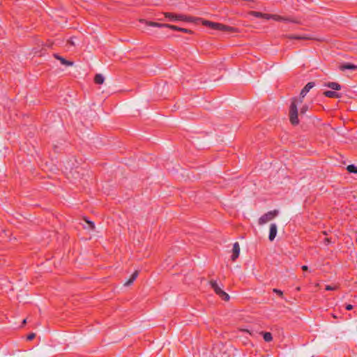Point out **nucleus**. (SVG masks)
Listing matches in <instances>:
<instances>
[{"label": "nucleus", "instance_id": "1", "mask_svg": "<svg viewBox=\"0 0 357 357\" xmlns=\"http://www.w3.org/2000/svg\"><path fill=\"white\" fill-rule=\"evenodd\" d=\"M315 84L313 82H308L301 90L300 93L299 100L297 98H294L291 100V102L289 107V116L291 123L294 126L299 123L298 120V101L301 103L303 98L307 95L311 89L314 86Z\"/></svg>", "mask_w": 357, "mask_h": 357}, {"label": "nucleus", "instance_id": "2", "mask_svg": "<svg viewBox=\"0 0 357 357\" xmlns=\"http://www.w3.org/2000/svg\"><path fill=\"white\" fill-rule=\"evenodd\" d=\"M203 24L210 27L212 29L218 30L227 33H234L237 32V29L236 28L218 22H213L205 20L203 22Z\"/></svg>", "mask_w": 357, "mask_h": 357}, {"label": "nucleus", "instance_id": "3", "mask_svg": "<svg viewBox=\"0 0 357 357\" xmlns=\"http://www.w3.org/2000/svg\"><path fill=\"white\" fill-rule=\"evenodd\" d=\"M278 214L279 211L278 210L268 211L259 218L258 223L260 225H264L274 219L275 217L278 216Z\"/></svg>", "mask_w": 357, "mask_h": 357}, {"label": "nucleus", "instance_id": "4", "mask_svg": "<svg viewBox=\"0 0 357 357\" xmlns=\"http://www.w3.org/2000/svg\"><path fill=\"white\" fill-rule=\"evenodd\" d=\"M210 284L215 294H218L222 300L226 301L229 300V296L218 286L215 280H211Z\"/></svg>", "mask_w": 357, "mask_h": 357}, {"label": "nucleus", "instance_id": "5", "mask_svg": "<svg viewBox=\"0 0 357 357\" xmlns=\"http://www.w3.org/2000/svg\"><path fill=\"white\" fill-rule=\"evenodd\" d=\"M273 20H275V21H279V22H287L297 23V21L294 20L291 17H283V16L278 15H273Z\"/></svg>", "mask_w": 357, "mask_h": 357}, {"label": "nucleus", "instance_id": "6", "mask_svg": "<svg viewBox=\"0 0 357 357\" xmlns=\"http://www.w3.org/2000/svg\"><path fill=\"white\" fill-rule=\"evenodd\" d=\"M277 231H278V228H277L276 224L275 223L271 224L269 236H268L269 241H273L275 239V238L277 235Z\"/></svg>", "mask_w": 357, "mask_h": 357}, {"label": "nucleus", "instance_id": "7", "mask_svg": "<svg viewBox=\"0 0 357 357\" xmlns=\"http://www.w3.org/2000/svg\"><path fill=\"white\" fill-rule=\"evenodd\" d=\"M175 20L179 21H185L188 22H194L195 21V18L192 17L186 16L182 14H176Z\"/></svg>", "mask_w": 357, "mask_h": 357}, {"label": "nucleus", "instance_id": "8", "mask_svg": "<svg viewBox=\"0 0 357 357\" xmlns=\"http://www.w3.org/2000/svg\"><path fill=\"white\" fill-rule=\"evenodd\" d=\"M231 260L235 261L239 256L240 245L238 242H236L233 245Z\"/></svg>", "mask_w": 357, "mask_h": 357}, {"label": "nucleus", "instance_id": "9", "mask_svg": "<svg viewBox=\"0 0 357 357\" xmlns=\"http://www.w3.org/2000/svg\"><path fill=\"white\" fill-rule=\"evenodd\" d=\"M340 69L342 71L346 70H355L357 69V66L350 63H345L340 66Z\"/></svg>", "mask_w": 357, "mask_h": 357}, {"label": "nucleus", "instance_id": "10", "mask_svg": "<svg viewBox=\"0 0 357 357\" xmlns=\"http://www.w3.org/2000/svg\"><path fill=\"white\" fill-rule=\"evenodd\" d=\"M287 38L289 39H295V40H310V39H312V38H310V36H307V35H294V34H291V35H289L287 36Z\"/></svg>", "mask_w": 357, "mask_h": 357}, {"label": "nucleus", "instance_id": "11", "mask_svg": "<svg viewBox=\"0 0 357 357\" xmlns=\"http://www.w3.org/2000/svg\"><path fill=\"white\" fill-rule=\"evenodd\" d=\"M146 24L149 26H154V27H168L169 28L170 24H161L153 22H146Z\"/></svg>", "mask_w": 357, "mask_h": 357}, {"label": "nucleus", "instance_id": "12", "mask_svg": "<svg viewBox=\"0 0 357 357\" xmlns=\"http://www.w3.org/2000/svg\"><path fill=\"white\" fill-rule=\"evenodd\" d=\"M169 29L174 30V31H182V32L187 33H192V31L190 29H185V28H181V27H178V26H176L174 25H171V24L169 26Z\"/></svg>", "mask_w": 357, "mask_h": 357}, {"label": "nucleus", "instance_id": "13", "mask_svg": "<svg viewBox=\"0 0 357 357\" xmlns=\"http://www.w3.org/2000/svg\"><path fill=\"white\" fill-rule=\"evenodd\" d=\"M326 86L333 90H335V91H339L342 88L341 86L338 83L333 82H328V84H326Z\"/></svg>", "mask_w": 357, "mask_h": 357}, {"label": "nucleus", "instance_id": "14", "mask_svg": "<svg viewBox=\"0 0 357 357\" xmlns=\"http://www.w3.org/2000/svg\"><path fill=\"white\" fill-rule=\"evenodd\" d=\"M324 95L328 98H340V96L335 91H326L324 92Z\"/></svg>", "mask_w": 357, "mask_h": 357}, {"label": "nucleus", "instance_id": "15", "mask_svg": "<svg viewBox=\"0 0 357 357\" xmlns=\"http://www.w3.org/2000/svg\"><path fill=\"white\" fill-rule=\"evenodd\" d=\"M138 271H135L131 275L130 278L125 283V286H129L137 278L138 276Z\"/></svg>", "mask_w": 357, "mask_h": 357}, {"label": "nucleus", "instance_id": "16", "mask_svg": "<svg viewBox=\"0 0 357 357\" xmlns=\"http://www.w3.org/2000/svg\"><path fill=\"white\" fill-rule=\"evenodd\" d=\"M260 333L262 335L263 338L265 342H269L272 341L273 336L270 332H261Z\"/></svg>", "mask_w": 357, "mask_h": 357}, {"label": "nucleus", "instance_id": "17", "mask_svg": "<svg viewBox=\"0 0 357 357\" xmlns=\"http://www.w3.org/2000/svg\"><path fill=\"white\" fill-rule=\"evenodd\" d=\"M105 78L101 74L96 75L94 82L96 84H102L104 82Z\"/></svg>", "mask_w": 357, "mask_h": 357}, {"label": "nucleus", "instance_id": "18", "mask_svg": "<svg viewBox=\"0 0 357 357\" xmlns=\"http://www.w3.org/2000/svg\"><path fill=\"white\" fill-rule=\"evenodd\" d=\"M55 58H56L58 60H59L61 61V63L63 65H66V66H71L73 65V63L70 62V61H68L67 60H66L64 58H62L60 56L57 55V54H55L54 55Z\"/></svg>", "mask_w": 357, "mask_h": 357}, {"label": "nucleus", "instance_id": "19", "mask_svg": "<svg viewBox=\"0 0 357 357\" xmlns=\"http://www.w3.org/2000/svg\"><path fill=\"white\" fill-rule=\"evenodd\" d=\"M347 169L350 173H357V167L354 165H349L347 166Z\"/></svg>", "mask_w": 357, "mask_h": 357}, {"label": "nucleus", "instance_id": "20", "mask_svg": "<svg viewBox=\"0 0 357 357\" xmlns=\"http://www.w3.org/2000/svg\"><path fill=\"white\" fill-rule=\"evenodd\" d=\"M309 110V105H303V107L301 108V110H300V114L301 115H303V114H305L306 113L307 111Z\"/></svg>", "mask_w": 357, "mask_h": 357}, {"label": "nucleus", "instance_id": "21", "mask_svg": "<svg viewBox=\"0 0 357 357\" xmlns=\"http://www.w3.org/2000/svg\"><path fill=\"white\" fill-rule=\"evenodd\" d=\"M251 15L257 17V18H263V13L257 11H252L250 13Z\"/></svg>", "mask_w": 357, "mask_h": 357}, {"label": "nucleus", "instance_id": "22", "mask_svg": "<svg viewBox=\"0 0 357 357\" xmlns=\"http://www.w3.org/2000/svg\"><path fill=\"white\" fill-rule=\"evenodd\" d=\"M165 15L166 17L169 18L171 21H175L176 14H174L172 13H165Z\"/></svg>", "mask_w": 357, "mask_h": 357}, {"label": "nucleus", "instance_id": "23", "mask_svg": "<svg viewBox=\"0 0 357 357\" xmlns=\"http://www.w3.org/2000/svg\"><path fill=\"white\" fill-rule=\"evenodd\" d=\"M273 14H268V13H263V18L266 20H273Z\"/></svg>", "mask_w": 357, "mask_h": 357}, {"label": "nucleus", "instance_id": "24", "mask_svg": "<svg viewBox=\"0 0 357 357\" xmlns=\"http://www.w3.org/2000/svg\"><path fill=\"white\" fill-rule=\"evenodd\" d=\"M337 286H331V285H326V290L327 291H334L337 289Z\"/></svg>", "mask_w": 357, "mask_h": 357}, {"label": "nucleus", "instance_id": "25", "mask_svg": "<svg viewBox=\"0 0 357 357\" xmlns=\"http://www.w3.org/2000/svg\"><path fill=\"white\" fill-rule=\"evenodd\" d=\"M35 337H36V334H35V333H30V334L27 336V340H32Z\"/></svg>", "mask_w": 357, "mask_h": 357}, {"label": "nucleus", "instance_id": "26", "mask_svg": "<svg viewBox=\"0 0 357 357\" xmlns=\"http://www.w3.org/2000/svg\"><path fill=\"white\" fill-rule=\"evenodd\" d=\"M273 292L276 293L277 294H278L280 296H282V294H283L282 291L278 289H273Z\"/></svg>", "mask_w": 357, "mask_h": 357}, {"label": "nucleus", "instance_id": "27", "mask_svg": "<svg viewBox=\"0 0 357 357\" xmlns=\"http://www.w3.org/2000/svg\"><path fill=\"white\" fill-rule=\"evenodd\" d=\"M86 222H87V223L89 224V227H90L91 229H94L95 225H94V223H93V222H91V221H86Z\"/></svg>", "mask_w": 357, "mask_h": 357}, {"label": "nucleus", "instance_id": "28", "mask_svg": "<svg viewBox=\"0 0 357 357\" xmlns=\"http://www.w3.org/2000/svg\"><path fill=\"white\" fill-rule=\"evenodd\" d=\"M354 308L353 305L351 304H348L346 305L345 309L347 310H351Z\"/></svg>", "mask_w": 357, "mask_h": 357}, {"label": "nucleus", "instance_id": "29", "mask_svg": "<svg viewBox=\"0 0 357 357\" xmlns=\"http://www.w3.org/2000/svg\"><path fill=\"white\" fill-rule=\"evenodd\" d=\"M331 242V238H326L324 239V243H325V244H326V245H327V244H328V243H330Z\"/></svg>", "mask_w": 357, "mask_h": 357}, {"label": "nucleus", "instance_id": "30", "mask_svg": "<svg viewBox=\"0 0 357 357\" xmlns=\"http://www.w3.org/2000/svg\"><path fill=\"white\" fill-rule=\"evenodd\" d=\"M301 268H302V270H303V271H307V270H308V267H307V266H306V265H303V266H302Z\"/></svg>", "mask_w": 357, "mask_h": 357}, {"label": "nucleus", "instance_id": "31", "mask_svg": "<svg viewBox=\"0 0 357 357\" xmlns=\"http://www.w3.org/2000/svg\"><path fill=\"white\" fill-rule=\"evenodd\" d=\"M68 43L72 45H74V43L72 40H69Z\"/></svg>", "mask_w": 357, "mask_h": 357}, {"label": "nucleus", "instance_id": "32", "mask_svg": "<svg viewBox=\"0 0 357 357\" xmlns=\"http://www.w3.org/2000/svg\"><path fill=\"white\" fill-rule=\"evenodd\" d=\"M26 319H25L22 321V325H24L26 324Z\"/></svg>", "mask_w": 357, "mask_h": 357}, {"label": "nucleus", "instance_id": "33", "mask_svg": "<svg viewBox=\"0 0 357 357\" xmlns=\"http://www.w3.org/2000/svg\"><path fill=\"white\" fill-rule=\"evenodd\" d=\"M323 234H324V235H328V233H327L326 231H324V232H323Z\"/></svg>", "mask_w": 357, "mask_h": 357}, {"label": "nucleus", "instance_id": "34", "mask_svg": "<svg viewBox=\"0 0 357 357\" xmlns=\"http://www.w3.org/2000/svg\"><path fill=\"white\" fill-rule=\"evenodd\" d=\"M333 317L336 319L337 317L336 315H335V314H333Z\"/></svg>", "mask_w": 357, "mask_h": 357}]
</instances>
